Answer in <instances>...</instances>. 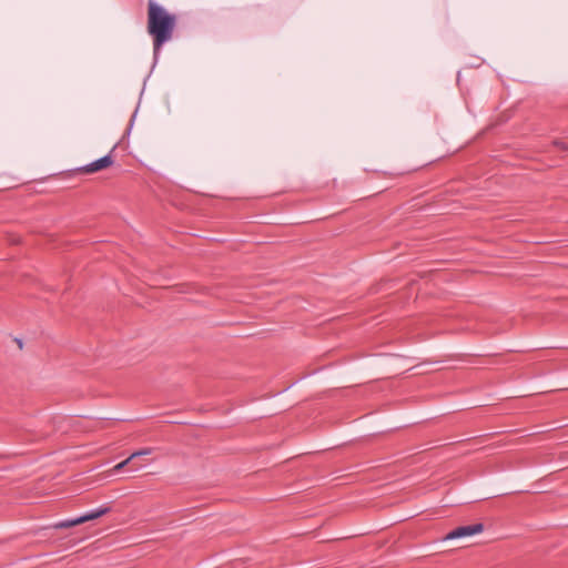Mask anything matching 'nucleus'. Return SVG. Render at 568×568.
Returning a JSON list of instances; mask_svg holds the SVG:
<instances>
[{
    "mask_svg": "<svg viewBox=\"0 0 568 568\" xmlns=\"http://www.w3.org/2000/svg\"><path fill=\"white\" fill-rule=\"evenodd\" d=\"M176 17L155 0L148 1V32L153 39V57L156 62L161 48L172 39Z\"/></svg>",
    "mask_w": 568,
    "mask_h": 568,
    "instance_id": "f257e3e1",
    "label": "nucleus"
},
{
    "mask_svg": "<svg viewBox=\"0 0 568 568\" xmlns=\"http://www.w3.org/2000/svg\"><path fill=\"white\" fill-rule=\"evenodd\" d=\"M114 149H115V146H113L112 150L104 156L97 159L85 165L79 166L75 169V171L81 172V173L91 174V173H95L98 171H101L103 169L111 166L113 164L112 152Z\"/></svg>",
    "mask_w": 568,
    "mask_h": 568,
    "instance_id": "f03ea898",
    "label": "nucleus"
},
{
    "mask_svg": "<svg viewBox=\"0 0 568 568\" xmlns=\"http://www.w3.org/2000/svg\"><path fill=\"white\" fill-rule=\"evenodd\" d=\"M483 530H484V525L480 523L467 525V526H459V527L453 529L452 531H449L445 536L444 540H454V539L470 537V536L481 532Z\"/></svg>",
    "mask_w": 568,
    "mask_h": 568,
    "instance_id": "7ed1b4c3",
    "label": "nucleus"
},
{
    "mask_svg": "<svg viewBox=\"0 0 568 568\" xmlns=\"http://www.w3.org/2000/svg\"><path fill=\"white\" fill-rule=\"evenodd\" d=\"M111 511V507L108 505H101L98 508L91 509L79 516L81 524L87 523L89 520L98 519L101 516Z\"/></svg>",
    "mask_w": 568,
    "mask_h": 568,
    "instance_id": "20e7f679",
    "label": "nucleus"
},
{
    "mask_svg": "<svg viewBox=\"0 0 568 568\" xmlns=\"http://www.w3.org/2000/svg\"><path fill=\"white\" fill-rule=\"evenodd\" d=\"M80 524H81V521H80L79 516H78V517L70 518V519L59 520V521L52 524L51 528H53V529H65V528H70V527H73V526H77V525H80Z\"/></svg>",
    "mask_w": 568,
    "mask_h": 568,
    "instance_id": "39448f33",
    "label": "nucleus"
},
{
    "mask_svg": "<svg viewBox=\"0 0 568 568\" xmlns=\"http://www.w3.org/2000/svg\"><path fill=\"white\" fill-rule=\"evenodd\" d=\"M152 453V448H143L141 450H136L130 455L131 459L133 460L136 457L146 456Z\"/></svg>",
    "mask_w": 568,
    "mask_h": 568,
    "instance_id": "423d86ee",
    "label": "nucleus"
},
{
    "mask_svg": "<svg viewBox=\"0 0 568 568\" xmlns=\"http://www.w3.org/2000/svg\"><path fill=\"white\" fill-rule=\"evenodd\" d=\"M132 462L131 457L129 456L126 459H124L123 462L116 464L114 467H113V470L114 471H120L122 470L126 465H129L130 463Z\"/></svg>",
    "mask_w": 568,
    "mask_h": 568,
    "instance_id": "0eeeda50",
    "label": "nucleus"
},
{
    "mask_svg": "<svg viewBox=\"0 0 568 568\" xmlns=\"http://www.w3.org/2000/svg\"><path fill=\"white\" fill-rule=\"evenodd\" d=\"M554 144L556 146H559L561 149H565V150H568V146L564 143V142H560V141H555Z\"/></svg>",
    "mask_w": 568,
    "mask_h": 568,
    "instance_id": "6e6552de",
    "label": "nucleus"
},
{
    "mask_svg": "<svg viewBox=\"0 0 568 568\" xmlns=\"http://www.w3.org/2000/svg\"><path fill=\"white\" fill-rule=\"evenodd\" d=\"M16 341H17V343H18V345H19V348H22V341H21V339H19V338H17Z\"/></svg>",
    "mask_w": 568,
    "mask_h": 568,
    "instance_id": "1a4fd4ad",
    "label": "nucleus"
},
{
    "mask_svg": "<svg viewBox=\"0 0 568 568\" xmlns=\"http://www.w3.org/2000/svg\"><path fill=\"white\" fill-rule=\"evenodd\" d=\"M141 467H142V466L134 467V468L132 469V471H136V470H139Z\"/></svg>",
    "mask_w": 568,
    "mask_h": 568,
    "instance_id": "9d476101",
    "label": "nucleus"
}]
</instances>
